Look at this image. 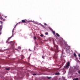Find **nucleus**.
I'll return each instance as SVG.
<instances>
[{
    "instance_id": "obj_1",
    "label": "nucleus",
    "mask_w": 80,
    "mask_h": 80,
    "mask_svg": "<svg viewBox=\"0 0 80 80\" xmlns=\"http://www.w3.org/2000/svg\"><path fill=\"white\" fill-rule=\"evenodd\" d=\"M54 49L55 50V54H54V56H53V58L56 60L57 58H58V57H57L58 56H57V53L59 52V50H58V45H54Z\"/></svg>"
},
{
    "instance_id": "obj_2",
    "label": "nucleus",
    "mask_w": 80,
    "mask_h": 80,
    "mask_svg": "<svg viewBox=\"0 0 80 80\" xmlns=\"http://www.w3.org/2000/svg\"><path fill=\"white\" fill-rule=\"evenodd\" d=\"M9 43H10L11 45V48L13 49L14 48L15 46H14V45L15 42H14L11 41L9 42H8Z\"/></svg>"
},
{
    "instance_id": "obj_3",
    "label": "nucleus",
    "mask_w": 80,
    "mask_h": 80,
    "mask_svg": "<svg viewBox=\"0 0 80 80\" xmlns=\"http://www.w3.org/2000/svg\"><path fill=\"white\" fill-rule=\"evenodd\" d=\"M69 66H70V62H68L67 64L64 66V68H68V67Z\"/></svg>"
},
{
    "instance_id": "obj_4",
    "label": "nucleus",
    "mask_w": 80,
    "mask_h": 80,
    "mask_svg": "<svg viewBox=\"0 0 80 80\" xmlns=\"http://www.w3.org/2000/svg\"><path fill=\"white\" fill-rule=\"evenodd\" d=\"M20 23H25L26 22V21L25 20H22V22H20Z\"/></svg>"
},
{
    "instance_id": "obj_5",
    "label": "nucleus",
    "mask_w": 80,
    "mask_h": 80,
    "mask_svg": "<svg viewBox=\"0 0 80 80\" xmlns=\"http://www.w3.org/2000/svg\"><path fill=\"white\" fill-rule=\"evenodd\" d=\"M24 57L23 56V55H21V59H20V60H23V59Z\"/></svg>"
},
{
    "instance_id": "obj_6",
    "label": "nucleus",
    "mask_w": 80,
    "mask_h": 80,
    "mask_svg": "<svg viewBox=\"0 0 80 80\" xmlns=\"http://www.w3.org/2000/svg\"><path fill=\"white\" fill-rule=\"evenodd\" d=\"M12 37H13V36H12L11 37H10L8 39V40L9 41L10 40V38H12Z\"/></svg>"
},
{
    "instance_id": "obj_7",
    "label": "nucleus",
    "mask_w": 80,
    "mask_h": 80,
    "mask_svg": "<svg viewBox=\"0 0 80 80\" xmlns=\"http://www.w3.org/2000/svg\"><path fill=\"white\" fill-rule=\"evenodd\" d=\"M55 74L56 75H60V73L59 72L56 73Z\"/></svg>"
},
{
    "instance_id": "obj_8",
    "label": "nucleus",
    "mask_w": 80,
    "mask_h": 80,
    "mask_svg": "<svg viewBox=\"0 0 80 80\" xmlns=\"http://www.w3.org/2000/svg\"><path fill=\"white\" fill-rule=\"evenodd\" d=\"M56 35L57 36V37H60V35H59V34L58 33H56Z\"/></svg>"
},
{
    "instance_id": "obj_9",
    "label": "nucleus",
    "mask_w": 80,
    "mask_h": 80,
    "mask_svg": "<svg viewBox=\"0 0 80 80\" xmlns=\"http://www.w3.org/2000/svg\"><path fill=\"white\" fill-rule=\"evenodd\" d=\"M14 30V28L13 29L12 31V36H13V31Z\"/></svg>"
},
{
    "instance_id": "obj_10",
    "label": "nucleus",
    "mask_w": 80,
    "mask_h": 80,
    "mask_svg": "<svg viewBox=\"0 0 80 80\" xmlns=\"http://www.w3.org/2000/svg\"><path fill=\"white\" fill-rule=\"evenodd\" d=\"M2 26L0 25V31L2 30Z\"/></svg>"
},
{
    "instance_id": "obj_11",
    "label": "nucleus",
    "mask_w": 80,
    "mask_h": 80,
    "mask_svg": "<svg viewBox=\"0 0 80 80\" xmlns=\"http://www.w3.org/2000/svg\"><path fill=\"white\" fill-rule=\"evenodd\" d=\"M5 69L7 70H10V69L9 68H6Z\"/></svg>"
},
{
    "instance_id": "obj_12",
    "label": "nucleus",
    "mask_w": 80,
    "mask_h": 80,
    "mask_svg": "<svg viewBox=\"0 0 80 80\" xmlns=\"http://www.w3.org/2000/svg\"><path fill=\"white\" fill-rule=\"evenodd\" d=\"M74 55L75 57H77V55H76V54H75V53H74Z\"/></svg>"
},
{
    "instance_id": "obj_13",
    "label": "nucleus",
    "mask_w": 80,
    "mask_h": 80,
    "mask_svg": "<svg viewBox=\"0 0 80 80\" xmlns=\"http://www.w3.org/2000/svg\"><path fill=\"white\" fill-rule=\"evenodd\" d=\"M47 78H48V79H50L51 78V77H47Z\"/></svg>"
},
{
    "instance_id": "obj_14",
    "label": "nucleus",
    "mask_w": 80,
    "mask_h": 80,
    "mask_svg": "<svg viewBox=\"0 0 80 80\" xmlns=\"http://www.w3.org/2000/svg\"><path fill=\"white\" fill-rule=\"evenodd\" d=\"M45 35H47L48 34V33L47 32H46L45 33Z\"/></svg>"
},
{
    "instance_id": "obj_15",
    "label": "nucleus",
    "mask_w": 80,
    "mask_h": 80,
    "mask_svg": "<svg viewBox=\"0 0 80 80\" xmlns=\"http://www.w3.org/2000/svg\"><path fill=\"white\" fill-rule=\"evenodd\" d=\"M34 39L36 40V39H37V37H34Z\"/></svg>"
},
{
    "instance_id": "obj_16",
    "label": "nucleus",
    "mask_w": 80,
    "mask_h": 80,
    "mask_svg": "<svg viewBox=\"0 0 80 80\" xmlns=\"http://www.w3.org/2000/svg\"><path fill=\"white\" fill-rule=\"evenodd\" d=\"M18 49L20 50V49H21V47H18Z\"/></svg>"
},
{
    "instance_id": "obj_17",
    "label": "nucleus",
    "mask_w": 80,
    "mask_h": 80,
    "mask_svg": "<svg viewBox=\"0 0 80 80\" xmlns=\"http://www.w3.org/2000/svg\"><path fill=\"white\" fill-rule=\"evenodd\" d=\"M41 37H43V35L42 34H41L40 35Z\"/></svg>"
},
{
    "instance_id": "obj_18",
    "label": "nucleus",
    "mask_w": 80,
    "mask_h": 80,
    "mask_svg": "<svg viewBox=\"0 0 80 80\" xmlns=\"http://www.w3.org/2000/svg\"><path fill=\"white\" fill-rule=\"evenodd\" d=\"M78 73H79V74H80V70L78 71Z\"/></svg>"
},
{
    "instance_id": "obj_19",
    "label": "nucleus",
    "mask_w": 80,
    "mask_h": 80,
    "mask_svg": "<svg viewBox=\"0 0 80 80\" xmlns=\"http://www.w3.org/2000/svg\"><path fill=\"white\" fill-rule=\"evenodd\" d=\"M52 33H53V34H55V32L53 31Z\"/></svg>"
},
{
    "instance_id": "obj_20",
    "label": "nucleus",
    "mask_w": 80,
    "mask_h": 80,
    "mask_svg": "<svg viewBox=\"0 0 80 80\" xmlns=\"http://www.w3.org/2000/svg\"><path fill=\"white\" fill-rule=\"evenodd\" d=\"M42 58H43V59H44V58H45V57H44V56H42Z\"/></svg>"
},
{
    "instance_id": "obj_21",
    "label": "nucleus",
    "mask_w": 80,
    "mask_h": 80,
    "mask_svg": "<svg viewBox=\"0 0 80 80\" xmlns=\"http://www.w3.org/2000/svg\"><path fill=\"white\" fill-rule=\"evenodd\" d=\"M33 75H34V76L37 75V74H33Z\"/></svg>"
},
{
    "instance_id": "obj_22",
    "label": "nucleus",
    "mask_w": 80,
    "mask_h": 80,
    "mask_svg": "<svg viewBox=\"0 0 80 80\" xmlns=\"http://www.w3.org/2000/svg\"><path fill=\"white\" fill-rule=\"evenodd\" d=\"M44 25H45V26H47V24L46 23H44Z\"/></svg>"
},
{
    "instance_id": "obj_23",
    "label": "nucleus",
    "mask_w": 80,
    "mask_h": 80,
    "mask_svg": "<svg viewBox=\"0 0 80 80\" xmlns=\"http://www.w3.org/2000/svg\"><path fill=\"white\" fill-rule=\"evenodd\" d=\"M17 25V24L15 25L14 28H15V27H16V26Z\"/></svg>"
},
{
    "instance_id": "obj_24",
    "label": "nucleus",
    "mask_w": 80,
    "mask_h": 80,
    "mask_svg": "<svg viewBox=\"0 0 80 80\" xmlns=\"http://www.w3.org/2000/svg\"><path fill=\"white\" fill-rule=\"evenodd\" d=\"M16 60V59L15 58H14L13 59V60Z\"/></svg>"
},
{
    "instance_id": "obj_25",
    "label": "nucleus",
    "mask_w": 80,
    "mask_h": 80,
    "mask_svg": "<svg viewBox=\"0 0 80 80\" xmlns=\"http://www.w3.org/2000/svg\"><path fill=\"white\" fill-rule=\"evenodd\" d=\"M61 60H63V58H62Z\"/></svg>"
},
{
    "instance_id": "obj_26",
    "label": "nucleus",
    "mask_w": 80,
    "mask_h": 80,
    "mask_svg": "<svg viewBox=\"0 0 80 80\" xmlns=\"http://www.w3.org/2000/svg\"><path fill=\"white\" fill-rule=\"evenodd\" d=\"M16 50H17L18 51V49H16Z\"/></svg>"
},
{
    "instance_id": "obj_27",
    "label": "nucleus",
    "mask_w": 80,
    "mask_h": 80,
    "mask_svg": "<svg viewBox=\"0 0 80 80\" xmlns=\"http://www.w3.org/2000/svg\"><path fill=\"white\" fill-rule=\"evenodd\" d=\"M8 57H10V55H8Z\"/></svg>"
},
{
    "instance_id": "obj_28",
    "label": "nucleus",
    "mask_w": 80,
    "mask_h": 80,
    "mask_svg": "<svg viewBox=\"0 0 80 80\" xmlns=\"http://www.w3.org/2000/svg\"><path fill=\"white\" fill-rule=\"evenodd\" d=\"M25 63H27V62H25Z\"/></svg>"
},
{
    "instance_id": "obj_29",
    "label": "nucleus",
    "mask_w": 80,
    "mask_h": 80,
    "mask_svg": "<svg viewBox=\"0 0 80 80\" xmlns=\"http://www.w3.org/2000/svg\"><path fill=\"white\" fill-rule=\"evenodd\" d=\"M6 42H8V41H7Z\"/></svg>"
},
{
    "instance_id": "obj_30",
    "label": "nucleus",
    "mask_w": 80,
    "mask_h": 80,
    "mask_svg": "<svg viewBox=\"0 0 80 80\" xmlns=\"http://www.w3.org/2000/svg\"><path fill=\"white\" fill-rule=\"evenodd\" d=\"M29 60V58H28Z\"/></svg>"
}]
</instances>
